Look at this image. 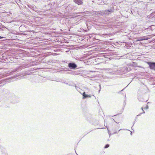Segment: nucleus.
Returning a JSON list of instances; mask_svg holds the SVG:
<instances>
[{
  "label": "nucleus",
  "instance_id": "nucleus-8",
  "mask_svg": "<svg viewBox=\"0 0 155 155\" xmlns=\"http://www.w3.org/2000/svg\"><path fill=\"white\" fill-rule=\"evenodd\" d=\"M107 130H108V134H109V136H110L111 135V134H110V131L108 129V128L107 127Z\"/></svg>",
  "mask_w": 155,
  "mask_h": 155
},
{
  "label": "nucleus",
  "instance_id": "nucleus-12",
  "mask_svg": "<svg viewBox=\"0 0 155 155\" xmlns=\"http://www.w3.org/2000/svg\"><path fill=\"white\" fill-rule=\"evenodd\" d=\"M3 38V37H1V36H0V39L2 38Z\"/></svg>",
  "mask_w": 155,
  "mask_h": 155
},
{
  "label": "nucleus",
  "instance_id": "nucleus-15",
  "mask_svg": "<svg viewBox=\"0 0 155 155\" xmlns=\"http://www.w3.org/2000/svg\"><path fill=\"white\" fill-rule=\"evenodd\" d=\"M132 134V132L131 133V134Z\"/></svg>",
  "mask_w": 155,
  "mask_h": 155
},
{
  "label": "nucleus",
  "instance_id": "nucleus-10",
  "mask_svg": "<svg viewBox=\"0 0 155 155\" xmlns=\"http://www.w3.org/2000/svg\"><path fill=\"white\" fill-rule=\"evenodd\" d=\"M141 109H142L143 110V113H145V112H144V111L143 110V108H142H142H141Z\"/></svg>",
  "mask_w": 155,
  "mask_h": 155
},
{
  "label": "nucleus",
  "instance_id": "nucleus-4",
  "mask_svg": "<svg viewBox=\"0 0 155 155\" xmlns=\"http://www.w3.org/2000/svg\"><path fill=\"white\" fill-rule=\"evenodd\" d=\"M149 38L148 37H141V38H139V39H138L136 41H138L147 40L149 39Z\"/></svg>",
  "mask_w": 155,
  "mask_h": 155
},
{
  "label": "nucleus",
  "instance_id": "nucleus-13",
  "mask_svg": "<svg viewBox=\"0 0 155 155\" xmlns=\"http://www.w3.org/2000/svg\"><path fill=\"white\" fill-rule=\"evenodd\" d=\"M146 108H147V109H148V106H147Z\"/></svg>",
  "mask_w": 155,
  "mask_h": 155
},
{
  "label": "nucleus",
  "instance_id": "nucleus-14",
  "mask_svg": "<svg viewBox=\"0 0 155 155\" xmlns=\"http://www.w3.org/2000/svg\"><path fill=\"white\" fill-rule=\"evenodd\" d=\"M141 114V113H140V114L139 115H140Z\"/></svg>",
  "mask_w": 155,
  "mask_h": 155
},
{
  "label": "nucleus",
  "instance_id": "nucleus-3",
  "mask_svg": "<svg viewBox=\"0 0 155 155\" xmlns=\"http://www.w3.org/2000/svg\"><path fill=\"white\" fill-rule=\"evenodd\" d=\"M74 1L78 5H81L83 3L82 0H74Z\"/></svg>",
  "mask_w": 155,
  "mask_h": 155
},
{
  "label": "nucleus",
  "instance_id": "nucleus-11",
  "mask_svg": "<svg viewBox=\"0 0 155 155\" xmlns=\"http://www.w3.org/2000/svg\"><path fill=\"white\" fill-rule=\"evenodd\" d=\"M133 66H134L135 65V64L134 63L133 64Z\"/></svg>",
  "mask_w": 155,
  "mask_h": 155
},
{
  "label": "nucleus",
  "instance_id": "nucleus-2",
  "mask_svg": "<svg viewBox=\"0 0 155 155\" xmlns=\"http://www.w3.org/2000/svg\"><path fill=\"white\" fill-rule=\"evenodd\" d=\"M150 67L151 69L155 70V63H151L150 64Z\"/></svg>",
  "mask_w": 155,
  "mask_h": 155
},
{
  "label": "nucleus",
  "instance_id": "nucleus-5",
  "mask_svg": "<svg viewBox=\"0 0 155 155\" xmlns=\"http://www.w3.org/2000/svg\"><path fill=\"white\" fill-rule=\"evenodd\" d=\"M83 98H84L87 97H91V95H89L85 94L84 92L83 93Z\"/></svg>",
  "mask_w": 155,
  "mask_h": 155
},
{
  "label": "nucleus",
  "instance_id": "nucleus-7",
  "mask_svg": "<svg viewBox=\"0 0 155 155\" xmlns=\"http://www.w3.org/2000/svg\"><path fill=\"white\" fill-rule=\"evenodd\" d=\"M109 146V145L108 144H107L106 145V146H105L104 147L105 148H107Z\"/></svg>",
  "mask_w": 155,
  "mask_h": 155
},
{
  "label": "nucleus",
  "instance_id": "nucleus-6",
  "mask_svg": "<svg viewBox=\"0 0 155 155\" xmlns=\"http://www.w3.org/2000/svg\"><path fill=\"white\" fill-rule=\"evenodd\" d=\"M105 14H108V13H107V12H113V10L111 9H108L107 11H105Z\"/></svg>",
  "mask_w": 155,
  "mask_h": 155
},
{
  "label": "nucleus",
  "instance_id": "nucleus-9",
  "mask_svg": "<svg viewBox=\"0 0 155 155\" xmlns=\"http://www.w3.org/2000/svg\"><path fill=\"white\" fill-rule=\"evenodd\" d=\"M122 130L121 129H120L119 131H116V132H114V133H113V134H115V133H116V134L118 133L119 131H120V130Z\"/></svg>",
  "mask_w": 155,
  "mask_h": 155
},
{
  "label": "nucleus",
  "instance_id": "nucleus-1",
  "mask_svg": "<svg viewBox=\"0 0 155 155\" xmlns=\"http://www.w3.org/2000/svg\"><path fill=\"white\" fill-rule=\"evenodd\" d=\"M68 67L72 69H74L77 67V65L73 63H70L68 64Z\"/></svg>",
  "mask_w": 155,
  "mask_h": 155
}]
</instances>
